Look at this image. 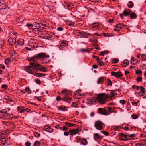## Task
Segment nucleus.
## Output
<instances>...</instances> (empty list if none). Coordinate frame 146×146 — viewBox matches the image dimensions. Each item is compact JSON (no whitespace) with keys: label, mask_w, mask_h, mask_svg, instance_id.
I'll return each instance as SVG.
<instances>
[{"label":"nucleus","mask_w":146,"mask_h":146,"mask_svg":"<svg viewBox=\"0 0 146 146\" xmlns=\"http://www.w3.org/2000/svg\"><path fill=\"white\" fill-rule=\"evenodd\" d=\"M45 74L43 73H35L34 74V76H36L37 77H43L45 75Z\"/></svg>","instance_id":"obj_29"},{"label":"nucleus","mask_w":146,"mask_h":146,"mask_svg":"<svg viewBox=\"0 0 146 146\" xmlns=\"http://www.w3.org/2000/svg\"><path fill=\"white\" fill-rule=\"evenodd\" d=\"M98 113L100 114L105 115H108L110 114L106 109L102 108H99L98 109Z\"/></svg>","instance_id":"obj_8"},{"label":"nucleus","mask_w":146,"mask_h":146,"mask_svg":"<svg viewBox=\"0 0 146 146\" xmlns=\"http://www.w3.org/2000/svg\"><path fill=\"white\" fill-rule=\"evenodd\" d=\"M101 132H102V133L104 134L106 136H108L109 135V133L108 132L106 131H101Z\"/></svg>","instance_id":"obj_46"},{"label":"nucleus","mask_w":146,"mask_h":146,"mask_svg":"<svg viewBox=\"0 0 146 146\" xmlns=\"http://www.w3.org/2000/svg\"><path fill=\"white\" fill-rule=\"evenodd\" d=\"M131 117L133 119H135L138 117V116L136 114H133L131 115Z\"/></svg>","instance_id":"obj_41"},{"label":"nucleus","mask_w":146,"mask_h":146,"mask_svg":"<svg viewBox=\"0 0 146 146\" xmlns=\"http://www.w3.org/2000/svg\"><path fill=\"white\" fill-rule=\"evenodd\" d=\"M132 88L133 89H137V90H139V86H137L135 85H133L132 86Z\"/></svg>","instance_id":"obj_52"},{"label":"nucleus","mask_w":146,"mask_h":146,"mask_svg":"<svg viewBox=\"0 0 146 146\" xmlns=\"http://www.w3.org/2000/svg\"><path fill=\"white\" fill-rule=\"evenodd\" d=\"M31 64L33 65L36 70H37L40 71L46 72L47 71V69L44 66L40 64L37 63H31Z\"/></svg>","instance_id":"obj_3"},{"label":"nucleus","mask_w":146,"mask_h":146,"mask_svg":"<svg viewBox=\"0 0 146 146\" xmlns=\"http://www.w3.org/2000/svg\"><path fill=\"white\" fill-rule=\"evenodd\" d=\"M49 55H34L33 57H29L28 58V60L29 61H35V58H40L41 59L44 58L46 57L49 58Z\"/></svg>","instance_id":"obj_6"},{"label":"nucleus","mask_w":146,"mask_h":146,"mask_svg":"<svg viewBox=\"0 0 146 146\" xmlns=\"http://www.w3.org/2000/svg\"><path fill=\"white\" fill-rule=\"evenodd\" d=\"M25 145L26 146H30L31 143L29 142H27L25 143Z\"/></svg>","instance_id":"obj_61"},{"label":"nucleus","mask_w":146,"mask_h":146,"mask_svg":"<svg viewBox=\"0 0 146 146\" xmlns=\"http://www.w3.org/2000/svg\"><path fill=\"white\" fill-rule=\"evenodd\" d=\"M128 136L130 137L133 138L135 137V134L128 135Z\"/></svg>","instance_id":"obj_58"},{"label":"nucleus","mask_w":146,"mask_h":146,"mask_svg":"<svg viewBox=\"0 0 146 146\" xmlns=\"http://www.w3.org/2000/svg\"><path fill=\"white\" fill-rule=\"evenodd\" d=\"M65 22L68 25L70 26L73 25L75 24L74 22L68 20H66Z\"/></svg>","instance_id":"obj_27"},{"label":"nucleus","mask_w":146,"mask_h":146,"mask_svg":"<svg viewBox=\"0 0 146 146\" xmlns=\"http://www.w3.org/2000/svg\"><path fill=\"white\" fill-rule=\"evenodd\" d=\"M72 106L76 107L77 106V104L76 102H73L72 103Z\"/></svg>","instance_id":"obj_64"},{"label":"nucleus","mask_w":146,"mask_h":146,"mask_svg":"<svg viewBox=\"0 0 146 146\" xmlns=\"http://www.w3.org/2000/svg\"><path fill=\"white\" fill-rule=\"evenodd\" d=\"M26 26L28 28H30V27H33V25L32 24L28 23L26 25Z\"/></svg>","instance_id":"obj_51"},{"label":"nucleus","mask_w":146,"mask_h":146,"mask_svg":"<svg viewBox=\"0 0 146 146\" xmlns=\"http://www.w3.org/2000/svg\"><path fill=\"white\" fill-rule=\"evenodd\" d=\"M119 139L120 140H121L122 141H127L128 140H130V139H128V138H125V139H123L122 138V137H120L119 138Z\"/></svg>","instance_id":"obj_44"},{"label":"nucleus","mask_w":146,"mask_h":146,"mask_svg":"<svg viewBox=\"0 0 146 146\" xmlns=\"http://www.w3.org/2000/svg\"><path fill=\"white\" fill-rule=\"evenodd\" d=\"M123 64V66L124 67H126L129 65V62L128 60L125 59L124 60Z\"/></svg>","instance_id":"obj_26"},{"label":"nucleus","mask_w":146,"mask_h":146,"mask_svg":"<svg viewBox=\"0 0 146 146\" xmlns=\"http://www.w3.org/2000/svg\"><path fill=\"white\" fill-rule=\"evenodd\" d=\"M56 100L58 101H60L62 100V98L60 96H58L56 98Z\"/></svg>","instance_id":"obj_60"},{"label":"nucleus","mask_w":146,"mask_h":146,"mask_svg":"<svg viewBox=\"0 0 146 146\" xmlns=\"http://www.w3.org/2000/svg\"><path fill=\"white\" fill-rule=\"evenodd\" d=\"M60 129L63 130L64 131H67L68 130V128L65 126H63V127H60Z\"/></svg>","instance_id":"obj_43"},{"label":"nucleus","mask_w":146,"mask_h":146,"mask_svg":"<svg viewBox=\"0 0 146 146\" xmlns=\"http://www.w3.org/2000/svg\"><path fill=\"white\" fill-rule=\"evenodd\" d=\"M132 12V11L128 9H125L123 11V15L125 17L129 16Z\"/></svg>","instance_id":"obj_11"},{"label":"nucleus","mask_w":146,"mask_h":146,"mask_svg":"<svg viewBox=\"0 0 146 146\" xmlns=\"http://www.w3.org/2000/svg\"><path fill=\"white\" fill-rule=\"evenodd\" d=\"M31 63H35L34 62H30L29 63V64L30 66H26L25 67V70L28 72L33 74L34 73V71L36 69V68L34 67L33 65L31 64Z\"/></svg>","instance_id":"obj_4"},{"label":"nucleus","mask_w":146,"mask_h":146,"mask_svg":"<svg viewBox=\"0 0 146 146\" xmlns=\"http://www.w3.org/2000/svg\"><path fill=\"white\" fill-rule=\"evenodd\" d=\"M110 52L106 50L105 51H102L101 52V54H102L101 55H105L107 54H110Z\"/></svg>","instance_id":"obj_38"},{"label":"nucleus","mask_w":146,"mask_h":146,"mask_svg":"<svg viewBox=\"0 0 146 146\" xmlns=\"http://www.w3.org/2000/svg\"><path fill=\"white\" fill-rule=\"evenodd\" d=\"M100 27V25L97 23H93L90 26V28L93 31H96L99 29Z\"/></svg>","instance_id":"obj_7"},{"label":"nucleus","mask_w":146,"mask_h":146,"mask_svg":"<svg viewBox=\"0 0 146 146\" xmlns=\"http://www.w3.org/2000/svg\"><path fill=\"white\" fill-rule=\"evenodd\" d=\"M4 46V42L0 40V47H2Z\"/></svg>","instance_id":"obj_48"},{"label":"nucleus","mask_w":146,"mask_h":146,"mask_svg":"<svg viewBox=\"0 0 146 146\" xmlns=\"http://www.w3.org/2000/svg\"><path fill=\"white\" fill-rule=\"evenodd\" d=\"M136 73L139 75H141L142 74V72L139 69L136 71Z\"/></svg>","instance_id":"obj_40"},{"label":"nucleus","mask_w":146,"mask_h":146,"mask_svg":"<svg viewBox=\"0 0 146 146\" xmlns=\"http://www.w3.org/2000/svg\"><path fill=\"white\" fill-rule=\"evenodd\" d=\"M8 9L7 6L1 8L0 9V13L2 14L5 15L7 12Z\"/></svg>","instance_id":"obj_13"},{"label":"nucleus","mask_w":146,"mask_h":146,"mask_svg":"<svg viewBox=\"0 0 146 146\" xmlns=\"http://www.w3.org/2000/svg\"><path fill=\"white\" fill-rule=\"evenodd\" d=\"M113 129L116 131H119V127H118L114 126L113 127Z\"/></svg>","instance_id":"obj_63"},{"label":"nucleus","mask_w":146,"mask_h":146,"mask_svg":"<svg viewBox=\"0 0 146 146\" xmlns=\"http://www.w3.org/2000/svg\"><path fill=\"white\" fill-rule=\"evenodd\" d=\"M65 124L68 127L73 126L75 125V124L71 123L68 122H65Z\"/></svg>","instance_id":"obj_32"},{"label":"nucleus","mask_w":146,"mask_h":146,"mask_svg":"<svg viewBox=\"0 0 146 146\" xmlns=\"http://www.w3.org/2000/svg\"><path fill=\"white\" fill-rule=\"evenodd\" d=\"M10 61V60L9 59H6L5 60V63L7 64H8Z\"/></svg>","instance_id":"obj_55"},{"label":"nucleus","mask_w":146,"mask_h":146,"mask_svg":"<svg viewBox=\"0 0 146 146\" xmlns=\"http://www.w3.org/2000/svg\"><path fill=\"white\" fill-rule=\"evenodd\" d=\"M111 75L112 76H114L116 78H119L122 76V74L120 71H118V72H112L111 73Z\"/></svg>","instance_id":"obj_9"},{"label":"nucleus","mask_w":146,"mask_h":146,"mask_svg":"<svg viewBox=\"0 0 146 146\" xmlns=\"http://www.w3.org/2000/svg\"><path fill=\"white\" fill-rule=\"evenodd\" d=\"M127 134H125L123 133H121L120 134V136L124 137L126 138L127 137Z\"/></svg>","instance_id":"obj_50"},{"label":"nucleus","mask_w":146,"mask_h":146,"mask_svg":"<svg viewBox=\"0 0 146 146\" xmlns=\"http://www.w3.org/2000/svg\"><path fill=\"white\" fill-rule=\"evenodd\" d=\"M68 44V41H63L60 44L59 46V48L60 50L62 49V48L66 46Z\"/></svg>","instance_id":"obj_12"},{"label":"nucleus","mask_w":146,"mask_h":146,"mask_svg":"<svg viewBox=\"0 0 146 146\" xmlns=\"http://www.w3.org/2000/svg\"><path fill=\"white\" fill-rule=\"evenodd\" d=\"M3 111L4 110H2L0 111V115H1L3 116H4V113H5V111Z\"/></svg>","instance_id":"obj_54"},{"label":"nucleus","mask_w":146,"mask_h":146,"mask_svg":"<svg viewBox=\"0 0 146 146\" xmlns=\"http://www.w3.org/2000/svg\"><path fill=\"white\" fill-rule=\"evenodd\" d=\"M129 3H130V4H127L128 7L129 8H133L134 6V4L133 3V2L131 1H129Z\"/></svg>","instance_id":"obj_36"},{"label":"nucleus","mask_w":146,"mask_h":146,"mask_svg":"<svg viewBox=\"0 0 146 146\" xmlns=\"http://www.w3.org/2000/svg\"><path fill=\"white\" fill-rule=\"evenodd\" d=\"M98 100L97 97V98L94 97L92 99L90 100V102H95Z\"/></svg>","instance_id":"obj_42"},{"label":"nucleus","mask_w":146,"mask_h":146,"mask_svg":"<svg viewBox=\"0 0 146 146\" xmlns=\"http://www.w3.org/2000/svg\"><path fill=\"white\" fill-rule=\"evenodd\" d=\"M96 61H98L99 65L100 66H103L104 64L103 63L102 61L99 59V58L98 57H97Z\"/></svg>","instance_id":"obj_22"},{"label":"nucleus","mask_w":146,"mask_h":146,"mask_svg":"<svg viewBox=\"0 0 146 146\" xmlns=\"http://www.w3.org/2000/svg\"><path fill=\"white\" fill-rule=\"evenodd\" d=\"M8 42L10 45H13L15 44L16 45V40L14 38H9L8 40Z\"/></svg>","instance_id":"obj_16"},{"label":"nucleus","mask_w":146,"mask_h":146,"mask_svg":"<svg viewBox=\"0 0 146 146\" xmlns=\"http://www.w3.org/2000/svg\"><path fill=\"white\" fill-rule=\"evenodd\" d=\"M145 91L143 92L142 91H141L139 92H138V94H139L141 96H143L144 95H145Z\"/></svg>","instance_id":"obj_49"},{"label":"nucleus","mask_w":146,"mask_h":146,"mask_svg":"<svg viewBox=\"0 0 146 146\" xmlns=\"http://www.w3.org/2000/svg\"><path fill=\"white\" fill-rule=\"evenodd\" d=\"M138 61V60L134 57H132L131 59V63L133 65L137 64Z\"/></svg>","instance_id":"obj_20"},{"label":"nucleus","mask_w":146,"mask_h":146,"mask_svg":"<svg viewBox=\"0 0 146 146\" xmlns=\"http://www.w3.org/2000/svg\"><path fill=\"white\" fill-rule=\"evenodd\" d=\"M7 88V86L6 84H3L1 86V88L4 89H6Z\"/></svg>","instance_id":"obj_53"},{"label":"nucleus","mask_w":146,"mask_h":146,"mask_svg":"<svg viewBox=\"0 0 146 146\" xmlns=\"http://www.w3.org/2000/svg\"><path fill=\"white\" fill-rule=\"evenodd\" d=\"M4 116L5 117H8L10 116V115L8 113H7V111H5V113H4Z\"/></svg>","instance_id":"obj_59"},{"label":"nucleus","mask_w":146,"mask_h":146,"mask_svg":"<svg viewBox=\"0 0 146 146\" xmlns=\"http://www.w3.org/2000/svg\"><path fill=\"white\" fill-rule=\"evenodd\" d=\"M24 44V40L22 39H19L16 41L15 47L16 48H19V46L23 45Z\"/></svg>","instance_id":"obj_10"},{"label":"nucleus","mask_w":146,"mask_h":146,"mask_svg":"<svg viewBox=\"0 0 146 146\" xmlns=\"http://www.w3.org/2000/svg\"><path fill=\"white\" fill-rule=\"evenodd\" d=\"M119 61V60L118 59L114 58L112 60V63L113 64H117L118 62Z\"/></svg>","instance_id":"obj_35"},{"label":"nucleus","mask_w":146,"mask_h":146,"mask_svg":"<svg viewBox=\"0 0 146 146\" xmlns=\"http://www.w3.org/2000/svg\"><path fill=\"white\" fill-rule=\"evenodd\" d=\"M115 108L114 107L113 108H112V107H110L108 108L107 109L110 112H114V110H115Z\"/></svg>","instance_id":"obj_34"},{"label":"nucleus","mask_w":146,"mask_h":146,"mask_svg":"<svg viewBox=\"0 0 146 146\" xmlns=\"http://www.w3.org/2000/svg\"><path fill=\"white\" fill-rule=\"evenodd\" d=\"M120 103L122 104L123 105H124L125 103V100L123 99V100H121L119 101Z\"/></svg>","instance_id":"obj_56"},{"label":"nucleus","mask_w":146,"mask_h":146,"mask_svg":"<svg viewBox=\"0 0 146 146\" xmlns=\"http://www.w3.org/2000/svg\"><path fill=\"white\" fill-rule=\"evenodd\" d=\"M107 85L111 86L112 85V82L109 79H107Z\"/></svg>","instance_id":"obj_39"},{"label":"nucleus","mask_w":146,"mask_h":146,"mask_svg":"<svg viewBox=\"0 0 146 146\" xmlns=\"http://www.w3.org/2000/svg\"><path fill=\"white\" fill-rule=\"evenodd\" d=\"M58 109L62 111H65L67 110L66 106L63 105L59 106Z\"/></svg>","instance_id":"obj_24"},{"label":"nucleus","mask_w":146,"mask_h":146,"mask_svg":"<svg viewBox=\"0 0 146 146\" xmlns=\"http://www.w3.org/2000/svg\"><path fill=\"white\" fill-rule=\"evenodd\" d=\"M30 110L28 108H24V112L27 111L29 112L30 111Z\"/></svg>","instance_id":"obj_62"},{"label":"nucleus","mask_w":146,"mask_h":146,"mask_svg":"<svg viewBox=\"0 0 146 146\" xmlns=\"http://www.w3.org/2000/svg\"><path fill=\"white\" fill-rule=\"evenodd\" d=\"M98 36H104L105 37H109L111 36L110 35L109 33H103V34L101 33L100 35L99 34L97 35Z\"/></svg>","instance_id":"obj_31"},{"label":"nucleus","mask_w":146,"mask_h":146,"mask_svg":"<svg viewBox=\"0 0 146 146\" xmlns=\"http://www.w3.org/2000/svg\"><path fill=\"white\" fill-rule=\"evenodd\" d=\"M104 124L100 120L96 121L94 123V127L98 130H101L103 129V126Z\"/></svg>","instance_id":"obj_5"},{"label":"nucleus","mask_w":146,"mask_h":146,"mask_svg":"<svg viewBox=\"0 0 146 146\" xmlns=\"http://www.w3.org/2000/svg\"><path fill=\"white\" fill-rule=\"evenodd\" d=\"M35 80V82L38 84H40V81L39 79H36Z\"/></svg>","instance_id":"obj_57"},{"label":"nucleus","mask_w":146,"mask_h":146,"mask_svg":"<svg viewBox=\"0 0 146 146\" xmlns=\"http://www.w3.org/2000/svg\"><path fill=\"white\" fill-rule=\"evenodd\" d=\"M34 135L35 136L37 137H38L40 136V134L37 132H34Z\"/></svg>","instance_id":"obj_45"},{"label":"nucleus","mask_w":146,"mask_h":146,"mask_svg":"<svg viewBox=\"0 0 146 146\" xmlns=\"http://www.w3.org/2000/svg\"><path fill=\"white\" fill-rule=\"evenodd\" d=\"M84 95V94H81L79 93L74 94L73 95V97L75 99H80L82 98V96Z\"/></svg>","instance_id":"obj_17"},{"label":"nucleus","mask_w":146,"mask_h":146,"mask_svg":"<svg viewBox=\"0 0 146 146\" xmlns=\"http://www.w3.org/2000/svg\"><path fill=\"white\" fill-rule=\"evenodd\" d=\"M32 31L35 34H38V33L40 31L38 28L34 29L32 30Z\"/></svg>","instance_id":"obj_33"},{"label":"nucleus","mask_w":146,"mask_h":146,"mask_svg":"<svg viewBox=\"0 0 146 146\" xmlns=\"http://www.w3.org/2000/svg\"><path fill=\"white\" fill-rule=\"evenodd\" d=\"M123 28V27L121 26V24L120 23L117 24L116 25V28L115 29V31H119Z\"/></svg>","instance_id":"obj_18"},{"label":"nucleus","mask_w":146,"mask_h":146,"mask_svg":"<svg viewBox=\"0 0 146 146\" xmlns=\"http://www.w3.org/2000/svg\"><path fill=\"white\" fill-rule=\"evenodd\" d=\"M98 100L100 104H103L106 102V100L108 98V96L105 93H101L97 95Z\"/></svg>","instance_id":"obj_2"},{"label":"nucleus","mask_w":146,"mask_h":146,"mask_svg":"<svg viewBox=\"0 0 146 146\" xmlns=\"http://www.w3.org/2000/svg\"><path fill=\"white\" fill-rule=\"evenodd\" d=\"M79 51L83 53L86 52L89 53L91 52V50L90 48H81L80 50Z\"/></svg>","instance_id":"obj_19"},{"label":"nucleus","mask_w":146,"mask_h":146,"mask_svg":"<svg viewBox=\"0 0 146 146\" xmlns=\"http://www.w3.org/2000/svg\"><path fill=\"white\" fill-rule=\"evenodd\" d=\"M24 108H25L20 106L17 107L18 111L20 113L24 112Z\"/></svg>","instance_id":"obj_25"},{"label":"nucleus","mask_w":146,"mask_h":146,"mask_svg":"<svg viewBox=\"0 0 146 146\" xmlns=\"http://www.w3.org/2000/svg\"><path fill=\"white\" fill-rule=\"evenodd\" d=\"M130 17L131 19H134L137 17L136 14L134 12H131L130 15Z\"/></svg>","instance_id":"obj_23"},{"label":"nucleus","mask_w":146,"mask_h":146,"mask_svg":"<svg viewBox=\"0 0 146 146\" xmlns=\"http://www.w3.org/2000/svg\"><path fill=\"white\" fill-rule=\"evenodd\" d=\"M61 93L63 95V98H62V100L69 103H70L71 102V98L68 96L70 94V91L68 90L65 89L62 90Z\"/></svg>","instance_id":"obj_1"},{"label":"nucleus","mask_w":146,"mask_h":146,"mask_svg":"<svg viewBox=\"0 0 146 146\" xmlns=\"http://www.w3.org/2000/svg\"><path fill=\"white\" fill-rule=\"evenodd\" d=\"M44 130L48 132L51 133L53 132V129L50 127H47L44 128Z\"/></svg>","instance_id":"obj_28"},{"label":"nucleus","mask_w":146,"mask_h":146,"mask_svg":"<svg viewBox=\"0 0 146 146\" xmlns=\"http://www.w3.org/2000/svg\"><path fill=\"white\" fill-rule=\"evenodd\" d=\"M103 137L99 135L98 133H95L94 136V139L96 141H98L99 139H101Z\"/></svg>","instance_id":"obj_15"},{"label":"nucleus","mask_w":146,"mask_h":146,"mask_svg":"<svg viewBox=\"0 0 146 146\" xmlns=\"http://www.w3.org/2000/svg\"><path fill=\"white\" fill-rule=\"evenodd\" d=\"M80 143L83 145H86L88 144V142L86 139L83 138L81 139Z\"/></svg>","instance_id":"obj_21"},{"label":"nucleus","mask_w":146,"mask_h":146,"mask_svg":"<svg viewBox=\"0 0 146 146\" xmlns=\"http://www.w3.org/2000/svg\"><path fill=\"white\" fill-rule=\"evenodd\" d=\"M142 80V78L141 77L139 76L137 77L136 79V80L138 82H140Z\"/></svg>","instance_id":"obj_47"},{"label":"nucleus","mask_w":146,"mask_h":146,"mask_svg":"<svg viewBox=\"0 0 146 146\" xmlns=\"http://www.w3.org/2000/svg\"><path fill=\"white\" fill-rule=\"evenodd\" d=\"M34 146H40V142L38 141H36L33 145Z\"/></svg>","instance_id":"obj_37"},{"label":"nucleus","mask_w":146,"mask_h":146,"mask_svg":"<svg viewBox=\"0 0 146 146\" xmlns=\"http://www.w3.org/2000/svg\"><path fill=\"white\" fill-rule=\"evenodd\" d=\"M104 80V78L103 77H100L99 78L97 81V84H100L102 83L103 82Z\"/></svg>","instance_id":"obj_30"},{"label":"nucleus","mask_w":146,"mask_h":146,"mask_svg":"<svg viewBox=\"0 0 146 146\" xmlns=\"http://www.w3.org/2000/svg\"><path fill=\"white\" fill-rule=\"evenodd\" d=\"M79 132V130L77 129H74L70 130L69 131V134L72 136L75 135Z\"/></svg>","instance_id":"obj_14"}]
</instances>
